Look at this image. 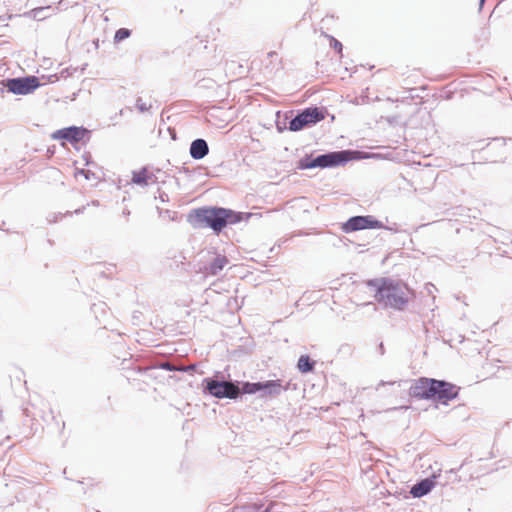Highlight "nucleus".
<instances>
[{"label": "nucleus", "instance_id": "f257e3e1", "mask_svg": "<svg viewBox=\"0 0 512 512\" xmlns=\"http://www.w3.org/2000/svg\"><path fill=\"white\" fill-rule=\"evenodd\" d=\"M369 286L375 288V300L385 308L404 310L413 297V291L403 281L382 278L371 280Z\"/></svg>", "mask_w": 512, "mask_h": 512}, {"label": "nucleus", "instance_id": "f03ea898", "mask_svg": "<svg viewBox=\"0 0 512 512\" xmlns=\"http://www.w3.org/2000/svg\"><path fill=\"white\" fill-rule=\"evenodd\" d=\"M198 220L219 233L226 225L241 221V216L225 208H203L196 211Z\"/></svg>", "mask_w": 512, "mask_h": 512}, {"label": "nucleus", "instance_id": "7ed1b4c3", "mask_svg": "<svg viewBox=\"0 0 512 512\" xmlns=\"http://www.w3.org/2000/svg\"><path fill=\"white\" fill-rule=\"evenodd\" d=\"M351 152L349 151H340V152H332L328 154H323L315 159H310L309 157H306L304 159H301L298 164V168L300 169H310L315 167H331L336 166L341 163L347 162L351 159L350 157Z\"/></svg>", "mask_w": 512, "mask_h": 512}, {"label": "nucleus", "instance_id": "20e7f679", "mask_svg": "<svg viewBox=\"0 0 512 512\" xmlns=\"http://www.w3.org/2000/svg\"><path fill=\"white\" fill-rule=\"evenodd\" d=\"M431 386L430 400L438 401L442 404H448V402L457 398L460 391V387L457 385L443 380L433 379Z\"/></svg>", "mask_w": 512, "mask_h": 512}, {"label": "nucleus", "instance_id": "39448f33", "mask_svg": "<svg viewBox=\"0 0 512 512\" xmlns=\"http://www.w3.org/2000/svg\"><path fill=\"white\" fill-rule=\"evenodd\" d=\"M326 111L317 107H310L305 109L289 123V129L291 131H299L306 126L315 124L325 119Z\"/></svg>", "mask_w": 512, "mask_h": 512}, {"label": "nucleus", "instance_id": "423d86ee", "mask_svg": "<svg viewBox=\"0 0 512 512\" xmlns=\"http://www.w3.org/2000/svg\"><path fill=\"white\" fill-rule=\"evenodd\" d=\"M39 78L36 76H27L23 78H13L7 81V89L18 95H26L33 92L40 86Z\"/></svg>", "mask_w": 512, "mask_h": 512}, {"label": "nucleus", "instance_id": "0eeeda50", "mask_svg": "<svg viewBox=\"0 0 512 512\" xmlns=\"http://www.w3.org/2000/svg\"><path fill=\"white\" fill-rule=\"evenodd\" d=\"M383 227L381 221L375 219L373 216H355L351 217L342 226V229L346 233L363 230V229H380Z\"/></svg>", "mask_w": 512, "mask_h": 512}, {"label": "nucleus", "instance_id": "6e6552de", "mask_svg": "<svg viewBox=\"0 0 512 512\" xmlns=\"http://www.w3.org/2000/svg\"><path fill=\"white\" fill-rule=\"evenodd\" d=\"M206 388L211 395L217 398L227 397L234 399L240 394V389L238 386L226 381L219 382L216 380H208Z\"/></svg>", "mask_w": 512, "mask_h": 512}, {"label": "nucleus", "instance_id": "1a4fd4ad", "mask_svg": "<svg viewBox=\"0 0 512 512\" xmlns=\"http://www.w3.org/2000/svg\"><path fill=\"white\" fill-rule=\"evenodd\" d=\"M87 133L85 128L72 126L55 131L51 137L54 140H66L71 144H77L84 139Z\"/></svg>", "mask_w": 512, "mask_h": 512}, {"label": "nucleus", "instance_id": "9d476101", "mask_svg": "<svg viewBox=\"0 0 512 512\" xmlns=\"http://www.w3.org/2000/svg\"><path fill=\"white\" fill-rule=\"evenodd\" d=\"M432 378L421 377L417 379L410 387V395L417 399H431V382Z\"/></svg>", "mask_w": 512, "mask_h": 512}, {"label": "nucleus", "instance_id": "9b49d317", "mask_svg": "<svg viewBox=\"0 0 512 512\" xmlns=\"http://www.w3.org/2000/svg\"><path fill=\"white\" fill-rule=\"evenodd\" d=\"M250 65L247 60H232L227 64L226 73L234 79L244 77L250 70Z\"/></svg>", "mask_w": 512, "mask_h": 512}, {"label": "nucleus", "instance_id": "f8f14e48", "mask_svg": "<svg viewBox=\"0 0 512 512\" xmlns=\"http://www.w3.org/2000/svg\"><path fill=\"white\" fill-rule=\"evenodd\" d=\"M155 180L154 174L146 167L132 172L131 182L138 186H147Z\"/></svg>", "mask_w": 512, "mask_h": 512}, {"label": "nucleus", "instance_id": "ddd939ff", "mask_svg": "<svg viewBox=\"0 0 512 512\" xmlns=\"http://www.w3.org/2000/svg\"><path fill=\"white\" fill-rule=\"evenodd\" d=\"M208 152L209 148L205 140L196 139L191 143L190 155L193 159H202L208 154Z\"/></svg>", "mask_w": 512, "mask_h": 512}, {"label": "nucleus", "instance_id": "4468645a", "mask_svg": "<svg viewBox=\"0 0 512 512\" xmlns=\"http://www.w3.org/2000/svg\"><path fill=\"white\" fill-rule=\"evenodd\" d=\"M253 387V391L264 389L267 390L270 395H278L281 393L282 390L285 389L279 380H270L264 383H254Z\"/></svg>", "mask_w": 512, "mask_h": 512}, {"label": "nucleus", "instance_id": "2eb2a0df", "mask_svg": "<svg viewBox=\"0 0 512 512\" xmlns=\"http://www.w3.org/2000/svg\"><path fill=\"white\" fill-rule=\"evenodd\" d=\"M434 481L431 479H424L421 482L415 484L412 488L410 493L414 497H422L429 493L431 489L434 487Z\"/></svg>", "mask_w": 512, "mask_h": 512}, {"label": "nucleus", "instance_id": "dca6fc26", "mask_svg": "<svg viewBox=\"0 0 512 512\" xmlns=\"http://www.w3.org/2000/svg\"><path fill=\"white\" fill-rule=\"evenodd\" d=\"M227 264L228 259L223 255H218L206 268V272L210 275H217Z\"/></svg>", "mask_w": 512, "mask_h": 512}, {"label": "nucleus", "instance_id": "f3484780", "mask_svg": "<svg viewBox=\"0 0 512 512\" xmlns=\"http://www.w3.org/2000/svg\"><path fill=\"white\" fill-rule=\"evenodd\" d=\"M153 106V100L150 95L140 96L136 100V108L140 112H147L149 111Z\"/></svg>", "mask_w": 512, "mask_h": 512}, {"label": "nucleus", "instance_id": "a211bd4d", "mask_svg": "<svg viewBox=\"0 0 512 512\" xmlns=\"http://www.w3.org/2000/svg\"><path fill=\"white\" fill-rule=\"evenodd\" d=\"M297 368L302 373H308L313 370L314 362L311 361L308 355H302L298 359Z\"/></svg>", "mask_w": 512, "mask_h": 512}, {"label": "nucleus", "instance_id": "6ab92c4d", "mask_svg": "<svg viewBox=\"0 0 512 512\" xmlns=\"http://www.w3.org/2000/svg\"><path fill=\"white\" fill-rule=\"evenodd\" d=\"M131 32L130 30L126 28H120L116 31L114 35V41L115 42H121L125 39H127L130 36Z\"/></svg>", "mask_w": 512, "mask_h": 512}, {"label": "nucleus", "instance_id": "aec40b11", "mask_svg": "<svg viewBox=\"0 0 512 512\" xmlns=\"http://www.w3.org/2000/svg\"><path fill=\"white\" fill-rule=\"evenodd\" d=\"M331 45L333 46V48H334V49H335L339 54H341V53H342V48H343V46H342V44H341L338 40H336V39L332 38V39H331Z\"/></svg>", "mask_w": 512, "mask_h": 512}, {"label": "nucleus", "instance_id": "412c9836", "mask_svg": "<svg viewBox=\"0 0 512 512\" xmlns=\"http://www.w3.org/2000/svg\"><path fill=\"white\" fill-rule=\"evenodd\" d=\"M88 171H85L83 169H78L76 170L74 176L75 178H78L79 176H83L85 179H89V176H88Z\"/></svg>", "mask_w": 512, "mask_h": 512}, {"label": "nucleus", "instance_id": "4be33fe9", "mask_svg": "<svg viewBox=\"0 0 512 512\" xmlns=\"http://www.w3.org/2000/svg\"><path fill=\"white\" fill-rule=\"evenodd\" d=\"M268 57L278 59V54L276 52H270L268 53Z\"/></svg>", "mask_w": 512, "mask_h": 512}]
</instances>
